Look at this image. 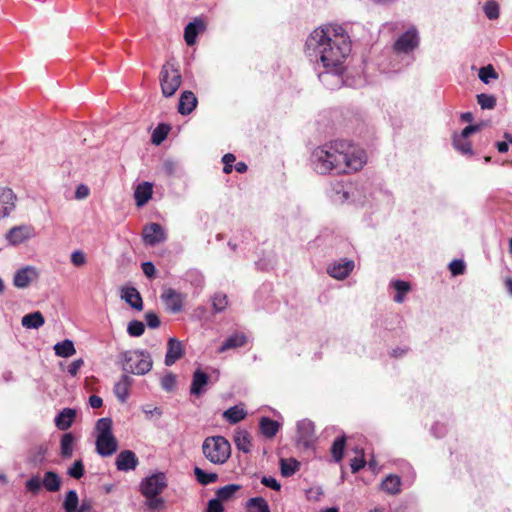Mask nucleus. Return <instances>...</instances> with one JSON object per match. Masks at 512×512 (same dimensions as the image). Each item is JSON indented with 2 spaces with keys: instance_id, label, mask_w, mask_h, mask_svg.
<instances>
[{
  "instance_id": "nucleus-44",
  "label": "nucleus",
  "mask_w": 512,
  "mask_h": 512,
  "mask_svg": "<svg viewBox=\"0 0 512 512\" xmlns=\"http://www.w3.org/2000/svg\"><path fill=\"white\" fill-rule=\"evenodd\" d=\"M478 76L480 80L486 84L489 83L490 79L498 78V74L496 73L494 67L491 64L480 68Z\"/></svg>"
},
{
  "instance_id": "nucleus-55",
  "label": "nucleus",
  "mask_w": 512,
  "mask_h": 512,
  "mask_svg": "<svg viewBox=\"0 0 512 512\" xmlns=\"http://www.w3.org/2000/svg\"><path fill=\"white\" fill-rule=\"evenodd\" d=\"M261 483L266 486V487H269L275 491H278L280 490L281 488V485L280 483L273 477H268V476H264L262 477L261 479Z\"/></svg>"
},
{
  "instance_id": "nucleus-13",
  "label": "nucleus",
  "mask_w": 512,
  "mask_h": 512,
  "mask_svg": "<svg viewBox=\"0 0 512 512\" xmlns=\"http://www.w3.org/2000/svg\"><path fill=\"white\" fill-rule=\"evenodd\" d=\"M39 272L35 267L25 266L15 272L13 285L17 288H27L31 282L37 280Z\"/></svg>"
},
{
  "instance_id": "nucleus-34",
  "label": "nucleus",
  "mask_w": 512,
  "mask_h": 512,
  "mask_svg": "<svg viewBox=\"0 0 512 512\" xmlns=\"http://www.w3.org/2000/svg\"><path fill=\"white\" fill-rule=\"evenodd\" d=\"M248 512H270L267 501L262 497H254L247 501Z\"/></svg>"
},
{
  "instance_id": "nucleus-59",
  "label": "nucleus",
  "mask_w": 512,
  "mask_h": 512,
  "mask_svg": "<svg viewBox=\"0 0 512 512\" xmlns=\"http://www.w3.org/2000/svg\"><path fill=\"white\" fill-rule=\"evenodd\" d=\"M89 193H90L89 188L86 185L81 184L77 187V189L75 191V197L77 199H85L89 196Z\"/></svg>"
},
{
  "instance_id": "nucleus-2",
  "label": "nucleus",
  "mask_w": 512,
  "mask_h": 512,
  "mask_svg": "<svg viewBox=\"0 0 512 512\" xmlns=\"http://www.w3.org/2000/svg\"><path fill=\"white\" fill-rule=\"evenodd\" d=\"M314 170L318 174H348L361 170L366 163L365 152L343 140L317 147L312 153Z\"/></svg>"
},
{
  "instance_id": "nucleus-50",
  "label": "nucleus",
  "mask_w": 512,
  "mask_h": 512,
  "mask_svg": "<svg viewBox=\"0 0 512 512\" xmlns=\"http://www.w3.org/2000/svg\"><path fill=\"white\" fill-rule=\"evenodd\" d=\"M450 272L453 276L462 275L465 272V264L462 260H453L449 264Z\"/></svg>"
},
{
  "instance_id": "nucleus-12",
  "label": "nucleus",
  "mask_w": 512,
  "mask_h": 512,
  "mask_svg": "<svg viewBox=\"0 0 512 512\" xmlns=\"http://www.w3.org/2000/svg\"><path fill=\"white\" fill-rule=\"evenodd\" d=\"M34 236V227L31 225H19L12 227L6 234V239L11 245H19Z\"/></svg>"
},
{
  "instance_id": "nucleus-40",
  "label": "nucleus",
  "mask_w": 512,
  "mask_h": 512,
  "mask_svg": "<svg viewBox=\"0 0 512 512\" xmlns=\"http://www.w3.org/2000/svg\"><path fill=\"white\" fill-rule=\"evenodd\" d=\"M79 504V499L77 492L75 490H70L65 497L63 508L66 512H76Z\"/></svg>"
},
{
  "instance_id": "nucleus-11",
  "label": "nucleus",
  "mask_w": 512,
  "mask_h": 512,
  "mask_svg": "<svg viewBox=\"0 0 512 512\" xmlns=\"http://www.w3.org/2000/svg\"><path fill=\"white\" fill-rule=\"evenodd\" d=\"M17 196L11 188L0 187V219L8 217L16 208Z\"/></svg>"
},
{
  "instance_id": "nucleus-47",
  "label": "nucleus",
  "mask_w": 512,
  "mask_h": 512,
  "mask_svg": "<svg viewBox=\"0 0 512 512\" xmlns=\"http://www.w3.org/2000/svg\"><path fill=\"white\" fill-rule=\"evenodd\" d=\"M84 464L81 459L76 460L73 465L68 469L67 473L74 479H80L84 475Z\"/></svg>"
},
{
  "instance_id": "nucleus-17",
  "label": "nucleus",
  "mask_w": 512,
  "mask_h": 512,
  "mask_svg": "<svg viewBox=\"0 0 512 512\" xmlns=\"http://www.w3.org/2000/svg\"><path fill=\"white\" fill-rule=\"evenodd\" d=\"M354 266V261L345 260L343 263H334L330 265L327 272L331 277L343 280L352 272Z\"/></svg>"
},
{
  "instance_id": "nucleus-3",
  "label": "nucleus",
  "mask_w": 512,
  "mask_h": 512,
  "mask_svg": "<svg viewBox=\"0 0 512 512\" xmlns=\"http://www.w3.org/2000/svg\"><path fill=\"white\" fill-rule=\"evenodd\" d=\"M167 487L164 473L158 472L144 478L140 483V492L146 498V506L152 511H159L164 507V499L160 494Z\"/></svg>"
},
{
  "instance_id": "nucleus-56",
  "label": "nucleus",
  "mask_w": 512,
  "mask_h": 512,
  "mask_svg": "<svg viewBox=\"0 0 512 512\" xmlns=\"http://www.w3.org/2000/svg\"><path fill=\"white\" fill-rule=\"evenodd\" d=\"M224 507L222 505V502L218 499H211L208 502L206 512H223Z\"/></svg>"
},
{
  "instance_id": "nucleus-32",
  "label": "nucleus",
  "mask_w": 512,
  "mask_h": 512,
  "mask_svg": "<svg viewBox=\"0 0 512 512\" xmlns=\"http://www.w3.org/2000/svg\"><path fill=\"white\" fill-rule=\"evenodd\" d=\"M246 415V411L239 406L230 407L223 413V417L231 424H236L242 421Z\"/></svg>"
},
{
  "instance_id": "nucleus-64",
  "label": "nucleus",
  "mask_w": 512,
  "mask_h": 512,
  "mask_svg": "<svg viewBox=\"0 0 512 512\" xmlns=\"http://www.w3.org/2000/svg\"><path fill=\"white\" fill-rule=\"evenodd\" d=\"M247 169H248V166L245 162H238L235 165V170L238 173H245L247 171Z\"/></svg>"
},
{
  "instance_id": "nucleus-52",
  "label": "nucleus",
  "mask_w": 512,
  "mask_h": 512,
  "mask_svg": "<svg viewBox=\"0 0 512 512\" xmlns=\"http://www.w3.org/2000/svg\"><path fill=\"white\" fill-rule=\"evenodd\" d=\"M71 262L74 266L80 267L86 264V255L81 250H76L71 254Z\"/></svg>"
},
{
  "instance_id": "nucleus-26",
  "label": "nucleus",
  "mask_w": 512,
  "mask_h": 512,
  "mask_svg": "<svg viewBox=\"0 0 512 512\" xmlns=\"http://www.w3.org/2000/svg\"><path fill=\"white\" fill-rule=\"evenodd\" d=\"M152 185L148 182L139 184L134 192L136 205L141 207L145 205L152 197Z\"/></svg>"
},
{
  "instance_id": "nucleus-19",
  "label": "nucleus",
  "mask_w": 512,
  "mask_h": 512,
  "mask_svg": "<svg viewBox=\"0 0 512 512\" xmlns=\"http://www.w3.org/2000/svg\"><path fill=\"white\" fill-rule=\"evenodd\" d=\"M206 28L205 22L201 19H194L184 29V39L187 45L195 44L199 32H203Z\"/></svg>"
},
{
  "instance_id": "nucleus-28",
  "label": "nucleus",
  "mask_w": 512,
  "mask_h": 512,
  "mask_svg": "<svg viewBox=\"0 0 512 512\" xmlns=\"http://www.w3.org/2000/svg\"><path fill=\"white\" fill-rule=\"evenodd\" d=\"M45 323L44 316L40 311L26 314L22 317L21 324L28 329H38Z\"/></svg>"
},
{
  "instance_id": "nucleus-10",
  "label": "nucleus",
  "mask_w": 512,
  "mask_h": 512,
  "mask_svg": "<svg viewBox=\"0 0 512 512\" xmlns=\"http://www.w3.org/2000/svg\"><path fill=\"white\" fill-rule=\"evenodd\" d=\"M142 238L146 245L155 246L164 242L167 236L160 224L150 223L143 228Z\"/></svg>"
},
{
  "instance_id": "nucleus-62",
  "label": "nucleus",
  "mask_w": 512,
  "mask_h": 512,
  "mask_svg": "<svg viewBox=\"0 0 512 512\" xmlns=\"http://www.w3.org/2000/svg\"><path fill=\"white\" fill-rule=\"evenodd\" d=\"M235 160H236V157H235V155H234V154H232V153H227V154H225V155L223 156V158H222V162H223V164H232V165H233V163L235 162Z\"/></svg>"
},
{
  "instance_id": "nucleus-22",
  "label": "nucleus",
  "mask_w": 512,
  "mask_h": 512,
  "mask_svg": "<svg viewBox=\"0 0 512 512\" xmlns=\"http://www.w3.org/2000/svg\"><path fill=\"white\" fill-rule=\"evenodd\" d=\"M132 383L133 379L129 375L124 374L122 375L121 379L115 384L114 393L120 402H126L129 396V391Z\"/></svg>"
},
{
  "instance_id": "nucleus-46",
  "label": "nucleus",
  "mask_w": 512,
  "mask_h": 512,
  "mask_svg": "<svg viewBox=\"0 0 512 512\" xmlns=\"http://www.w3.org/2000/svg\"><path fill=\"white\" fill-rule=\"evenodd\" d=\"M145 331V325L143 322L138 320H132L129 322L127 327V332L132 337H139L141 336Z\"/></svg>"
},
{
  "instance_id": "nucleus-36",
  "label": "nucleus",
  "mask_w": 512,
  "mask_h": 512,
  "mask_svg": "<svg viewBox=\"0 0 512 512\" xmlns=\"http://www.w3.org/2000/svg\"><path fill=\"white\" fill-rule=\"evenodd\" d=\"M193 472H194L196 480L201 485H204V486L209 485L211 483H215L218 480V474H216V473H207V472H205L203 469H201L199 467H195Z\"/></svg>"
},
{
  "instance_id": "nucleus-35",
  "label": "nucleus",
  "mask_w": 512,
  "mask_h": 512,
  "mask_svg": "<svg viewBox=\"0 0 512 512\" xmlns=\"http://www.w3.org/2000/svg\"><path fill=\"white\" fill-rule=\"evenodd\" d=\"M453 146L463 155H473L472 144L467 138L462 139L461 137L457 136V134H454Z\"/></svg>"
},
{
  "instance_id": "nucleus-1",
  "label": "nucleus",
  "mask_w": 512,
  "mask_h": 512,
  "mask_svg": "<svg viewBox=\"0 0 512 512\" xmlns=\"http://www.w3.org/2000/svg\"><path fill=\"white\" fill-rule=\"evenodd\" d=\"M350 50L349 37L341 27L317 28L306 40L307 55L315 57L326 70L319 74L322 81L331 74L337 84L341 82L343 64Z\"/></svg>"
},
{
  "instance_id": "nucleus-33",
  "label": "nucleus",
  "mask_w": 512,
  "mask_h": 512,
  "mask_svg": "<svg viewBox=\"0 0 512 512\" xmlns=\"http://www.w3.org/2000/svg\"><path fill=\"white\" fill-rule=\"evenodd\" d=\"M401 480L396 475H388L381 484L384 491L389 494H397L400 492Z\"/></svg>"
},
{
  "instance_id": "nucleus-14",
  "label": "nucleus",
  "mask_w": 512,
  "mask_h": 512,
  "mask_svg": "<svg viewBox=\"0 0 512 512\" xmlns=\"http://www.w3.org/2000/svg\"><path fill=\"white\" fill-rule=\"evenodd\" d=\"M185 354L184 346L176 338H169L167 342V352L165 355V365L172 366Z\"/></svg>"
},
{
  "instance_id": "nucleus-41",
  "label": "nucleus",
  "mask_w": 512,
  "mask_h": 512,
  "mask_svg": "<svg viewBox=\"0 0 512 512\" xmlns=\"http://www.w3.org/2000/svg\"><path fill=\"white\" fill-rule=\"evenodd\" d=\"M393 287L397 292L394 297V301L397 303H402L404 301V295L411 289L410 284L402 280H397L393 283Z\"/></svg>"
},
{
  "instance_id": "nucleus-21",
  "label": "nucleus",
  "mask_w": 512,
  "mask_h": 512,
  "mask_svg": "<svg viewBox=\"0 0 512 512\" xmlns=\"http://www.w3.org/2000/svg\"><path fill=\"white\" fill-rule=\"evenodd\" d=\"M247 343V336L243 332H236L230 335L219 347L218 352L223 353L230 349H235L245 346Z\"/></svg>"
},
{
  "instance_id": "nucleus-57",
  "label": "nucleus",
  "mask_w": 512,
  "mask_h": 512,
  "mask_svg": "<svg viewBox=\"0 0 512 512\" xmlns=\"http://www.w3.org/2000/svg\"><path fill=\"white\" fill-rule=\"evenodd\" d=\"M84 365L83 359H77L70 363L68 366V373L71 376H76L80 370V368Z\"/></svg>"
},
{
  "instance_id": "nucleus-45",
  "label": "nucleus",
  "mask_w": 512,
  "mask_h": 512,
  "mask_svg": "<svg viewBox=\"0 0 512 512\" xmlns=\"http://www.w3.org/2000/svg\"><path fill=\"white\" fill-rule=\"evenodd\" d=\"M477 102L482 109H493L496 106V98L485 93L477 95Z\"/></svg>"
},
{
  "instance_id": "nucleus-61",
  "label": "nucleus",
  "mask_w": 512,
  "mask_h": 512,
  "mask_svg": "<svg viewBox=\"0 0 512 512\" xmlns=\"http://www.w3.org/2000/svg\"><path fill=\"white\" fill-rule=\"evenodd\" d=\"M89 404L92 408L97 409L103 405V400L97 395H91L89 397Z\"/></svg>"
},
{
  "instance_id": "nucleus-60",
  "label": "nucleus",
  "mask_w": 512,
  "mask_h": 512,
  "mask_svg": "<svg viewBox=\"0 0 512 512\" xmlns=\"http://www.w3.org/2000/svg\"><path fill=\"white\" fill-rule=\"evenodd\" d=\"M478 130H479V126H478V125H469V126H466V127L462 130V132H461L460 134H457V136L461 137L462 139H463V138H467V139H468V137H469L471 134H473V133L477 132Z\"/></svg>"
},
{
  "instance_id": "nucleus-16",
  "label": "nucleus",
  "mask_w": 512,
  "mask_h": 512,
  "mask_svg": "<svg viewBox=\"0 0 512 512\" xmlns=\"http://www.w3.org/2000/svg\"><path fill=\"white\" fill-rule=\"evenodd\" d=\"M315 437L314 424L310 420H302L297 424V439L298 442L305 446H309Z\"/></svg>"
},
{
  "instance_id": "nucleus-9",
  "label": "nucleus",
  "mask_w": 512,
  "mask_h": 512,
  "mask_svg": "<svg viewBox=\"0 0 512 512\" xmlns=\"http://www.w3.org/2000/svg\"><path fill=\"white\" fill-rule=\"evenodd\" d=\"M419 44L418 33L415 28H411L403 33L394 43L393 48L400 53H408L415 49Z\"/></svg>"
},
{
  "instance_id": "nucleus-42",
  "label": "nucleus",
  "mask_w": 512,
  "mask_h": 512,
  "mask_svg": "<svg viewBox=\"0 0 512 512\" xmlns=\"http://www.w3.org/2000/svg\"><path fill=\"white\" fill-rule=\"evenodd\" d=\"M170 127L166 124H159L152 133V143L159 145L161 144L169 133Z\"/></svg>"
},
{
  "instance_id": "nucleus-43",
  "label": "nucleus",
  "mask_w": 512,
  "mask_h": 512,
  "mask_svg": "<svg viewBox=\"0 0 512 512\" xmlns=\"http://www.w3.org/2000/svg\"><path fill=\"white\" fill-rule=\"evenodd\" d=\"M484 13L490 20H496L499 18V5L494 0H489L483 7Z\"/></svg>"
},
{
  "instance_id": "nucleus-39",
  "label": "nucleus",
  "mask_w": 512,
  "mask_h": 512,
  "mask_svg": "<svg viewBox=\"0 0 512 512\" xmlns=\"http://www.w3.org/2000/svg\"><path fill=\"white\" fill-rule=\"evenodd\" d=\"M346 444L345 436L338 437L332 444L331 454L335 462H340L344 455V449Z\"/></svg>"
},
{
  "instance_id": "nucleus-20",
  "label": "nucleus",
  "mask_w": 512,
  "mask_h": 512,
  "mask_svg": "<svg viewBox=\"0 0 512 512\" xmlns=\"http://www.w3.org/2000/svg\"><path fill=\"white\" fill-rule=\"evenodd\" d=\"M197 98L191 91H184L179 99L178 112L182 115L190 114L197 105Z\"/></svg>"
},
{
  "instance_id": "nucleus-15",
  "label": "nucleus",
  "mask_w": 512,
  "mask_h": 512,
  "mask_svg": "<svg viewBox=\"0 0 512 512\" xmlns=\"http://www.w3.org/2000/svg\"><path fill=\"white\" fill-rule=\"evenodd\" d=\"M139 464L136 454L131 450L121 451L115 461V465L119 471L134 470Z\"/></svg>"
},
{
  "instance_id": "nucleus-53",
  "label": "nucleus",
  "mask_w": 512,
  "mask_h": 512,
  "mask_svg": "<svg viewBox=\"0 0 512 512\" xmlns=\"http://www.w3.org/2000/svg\"><path fill=\"white\" fill-rule=\"evenodd\" d=\"M145 320L147 323V326L152 329H156L160 326V319L159 316L152 311H149L145 314Z\"/></svg>"
},
{
  "instance_id": "nucleus-8",
  "label": "nucleus",
  "mask_w": 512,
  "mask_h": 512,
  "mask_svg": "<svg viewBox=\"0 0 512 512\" xmlns=\"http://www.w3.org/2000/svg\"><path fill=\"white\" fill-rule=\"evenodd\" d=\"M160 298L168 312L177 314L183 309L186 295L173 288H166Z\"/></svg>"
},
{
  "instance_id": "nucleus-23",
  "label": "nucleus",
  "mask_w": 512,
  "mask_h": 512,
  "mask_svg": "<svg viewBox=\"0 0 512 512\" xmlns=\"http://www.w3.org/2000/svg\"><path fill=\"white\" fill-rule=\"evenodd\" d=\"M122 298L135 310L143 309V301L140 293L134 287H127L122 290Z\"/></svg>"
},
{
  "instance_id": "nucleus-51",
  "label": "nucleus",
  "mask_w": 512,
  "mask_h": 512,
  "mask_svg": "<svg viewBox=\"0 0 512 512\" xmlns=\"http://www.w3.org/2000/svg\"><path fill=\"white\" fill-rule=\"evenodd\" d=\"M42 482L38 476L31 477L26 482V488L28 491L32 492L33 494H37L39 490L41 489Z\"/></svg>"
},
{
  "instance_id": "nucleus-5",
  "label": "nucleus",
  "mask_w": 512,
  "mask_h": 512,
  "mask_svg": "<svg viewBox=\"0 0 512 512\" xmlns=\"http://www.w3.org/2000/svg\"><path fill=\"white\" fill-rule=\"evenodd\" d=\"M112 426L111 418H100L95 426L98 432L96 451L103 457L114 454L118 449V442L112 433Z\"/></svg>"
},
{
  "instance_id": "nucleus-30",
  "label": "nucleus",
  "mask_w": 512,
  "mask_h": 512,
  "mask_svg": "<svg viewBox=\"0 0 512 512\" xmlns=\"http://www.w3.org/2000/svg\"><path fill=\"white\" fill-rule=\"evenodd\" d=\"M42 485L50 492H57L61 487V479L54 471H47L42 480Z\"/></svg>"
},
{
  "instance_id": "nucleus-24",
  "label": "nucleus",
  "mask_w": 512,
  "mask_h": 512,
  "mask_svg": "<svg viewBox=\"0 0 512 512\" xmlns=\"http://www.w3.org/2000/svg\"><path fill=\"white\" fill-rule=\"evenodd\" d=\"M76 417V411L71 408H64L55 418V424L60 430L69 429Z\"/></svg>"
},
{
  "instance_id": "nucleus-54",
  "label": "nucleus",
  "mask_w": 512,
  "mask_h": 512,
  "mask_svg": "<svg viewBox=\"0 0 512 512\" xmlns=\"http://www.w3.org/2000/svg\"><path fill=\"white\" fill-rule=\"evenodd\" d=\"M366 465V460L364 458V455L362 454L361 456H358V457H354L352 460H351V464H350V467H351V471L352 473H356L358 472L359 470H361L362 468H364Z\"/></svg>"
},
{
  "instance_id": "nucleus-38",
  "label": "nucleus",
  "mask_w": 512,
  "mask_h": 512,
  "mask_svg": "<svg viewBox=\"0 0 512 512\" xmlns=\"http://www.w3.org/2000/svg\"><path fill=\"white\" fill-rule=\"evenodd\" d=\"M241 486L238 484H228L224 487L219 488L216 491V499L222 501H227L233 497V495L240 490Z\"/></svg>"
},
{
  "instance_id": "nucleus-37",
  "label": "nucleus",
  "mask_w": 512,
  "mask_h": 512,
  "mask_svg": "<svg viewBox=\"0 0 512 512\" xmlns=\"http://www.w3.org/2000/svg\"><path fill=\"white\" fill-rule=\"evenodd\" d=\"M299 462L296 459H281L280 460V468L281 474L284 477L292 476L299 469Z\"/></svg>"
},
{
  "instance_id": "nucleus-49",
  "label": "nucleus",
  "mask_w": 512,
  "mask_h": 512,
  "mask_svg": "<svg viewBox=\"0 0 512 512\" xmlns=\"http://www.w3.org/2000/svg\"><path fill=\"white\" fill-rule=\"evenodd\" d=\"M176 385V376L173 373L166 374L161 379V386L166 391H171Z\"/></svg>"
},
{
  "instance_id": "nucleus-27",
  "label": "nucleus",
  "mask_w": 512,
  "mask_h": 512,
  "mask_svg": "<svg viewBox=\"0 0 512 512\" xmlns=\"http://www.w3.org/2000/svg\"><path fill=\"white\" fill-rule=\"evenodd\" d=\"M259 428L262 435L273 438L280 429V423L268 417H262L259 421Z\"/></svg>"
},
{
  "instance_id": "nucleus-7",
  "label": "nucleus",
  "mask_w": 512,
  "mask_h": 512,
  "mask_svg": "<svg viewBox=\"0 0 512 512\" xmlns=\"http://www.w3.org/2000/svg\"><path fill=\"white\" fill-rule=\"evenodd\" d=\"M182 83L181 73L173 61H166L160 72V86L163 96H173Z\"/></svg>"
},
{
  "instance_id": "nucleus-63",
  "label": "nucleus",
  "mask_w": 512,
  "mask_h": 512,
  "mask_svg": "<svg viewBox=\"0 0 512 512\" xmlns=\"http://www.w3.org/2000/svg\"><path fill=\"white\" fill-rule=\"evenodd\" d=\"M496 148L500 153H505L509 149L508 141L497 142Z\"/></svg>"
},
{
  "instance_id": "nucleus-18",
  "label": "nucleus",
  "mask_w": 512,
  "mask_h": 512,
  "mask_svg": "<svg viewBox=\"0 0 512 512\" xmlns=\"http://www.w3.org/2000/svg\"><path fill=\"white\" fill-rule=\"evenodd\" d=\"M209 382V376L201 369H196L193 373V378L190 386V393L192 395L200 396L205 392V386Z\"/></svg>"
},
{
  "instance_id": "nucleus-58",
  "label": "nucleus",
  "mask_w": 512,
  "mask_h": 512,
  "mask_svg": "<svg viewBox=\"0 0 512 512\" xmlns=\"http://www.w3.org/2000/svg\"><path fill=\"white\" fill-rule=\"evenodd\" d=\"M143 273L148 277L152 278L155 276L156 268L152 262H144L142 263Z\"/></svg>"
},
{
  "instance_id": "nucleus-48",
  "label": "nucleus",
  "mask_w": 512,
  "mask_h": 512,
  "mask_svg": "<svg viewBox=\"0 0 512 512\" xmlns=\"http://www.w3.org/2000/svg\"><path fill=\"white\" fill-rule=\"evenodd\" d=\"M212 304L216 312L223 311L228 304L227 296L222 293L215 294L212 299Z\"/></svg>"
},
{
  "instance_id": "nucleus-31",
  "label": "nucleus",
  "mask_w": 512,
  "mask_h": 512,
  "mask_svg": "<svg viewBox=\"0 0 512 512\" xmlns=\"http://www.w3.org/2000/svg\"><path fill=\"white\" fill-rule=\"evenodd\" d=\"M234 443L239 451L249 453L251 451V440L250 435L247 431H237L234 437Z\"/></svg>"
},
{
  "instance_id": "nucleus-29",
  "label": "nucleus",
  "mask_w": 512,
  "mask_h": 512,
  "mask_svg": "<svg viewBox=\"0 0 512 512\" xmlns=\"http://www.w3.org/2000/svg\"><path fill=\"white\" fill-rule=\"evenodd\" d=\"M54 351L58 357L63 358L71 357L76 353L74 343L72 340L69 339H65L61 342L56 343L54 345Z\"/></svg>"
},
{
  "instance_id": "nucleus-25",
  "label": "nucleus",
  "mask_w": 512,
  "mask_h": 512,
  "mask_svg": "<svg viewBox=\"0 0 512 512\" xmlns=\"http://www.w3.org/2000/svg\"><path fill=\"white\" fill-rule=\"evenodd\" d=\"M76 437L73 433H64L60 440V455L63 459H70L73 455Z\"/></svg>"
},
{
  "instance_id": "nucleus-4",
  "label": "nucleus",
  "mask_w": 512,
  "mask_h": 512,
  "mask_svg": "<svg viewBox=\"0 0 512 512\" xmlns=\"http://www.w3.org/2000/svg\"><path fill=\"white\" fill-rule=\"evenodd\" d=\"M202 453L210 463L223 465L231 456V445L223 436H209L203 441Z\"/></svg>"
},
{
  "instance_id": "nucleus-6",
  "label": "nucleus",
  "mask_w": 512,
  "mask_h": 512,
  "mask_svg": "<svg viewBox=\"0 0 512 512\" xmlns=\"http://www.w3.org/2000/svg\"><path fill=\"white\" fill-rule=\"evenodd\" d=\"M122 360V369L135 375H145L153 366L151 355L143 350L125 351Z\"/></svg>"
}]
</instances>
